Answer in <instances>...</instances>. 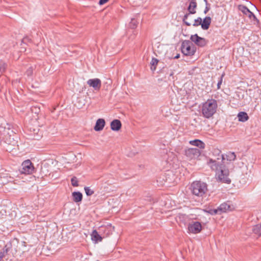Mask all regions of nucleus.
Wrapping results in <instances>:
<instances>
[{"mask_svg": "<svg viewBox=\"0 0 261 261\" xmlns=\"http://www.w3.org/2000/svg\"><path fill=\"white\" fill-rule=\"evenodd\" d=\"M214 153L218 155L217 159H210L207 162L212 170L216 171V175L219 180L222 182L230 184V179L228 177L229 171L225 165L221 163L225 159L223 154H220L221 151L215 149Z\"/></svg>", "mask_w": 261, "mask_h": 261, "instance_id": "nucleus-1", "label": "nucleus"}, {"mask_svg": "<svg viewBox=\"0 0 261 261\" xmlns=\"http://www.w3.org/2000/svg\"><path fill=\"white\" fill-rule=\"evenodd\" d=\"M217 108V101L214 99H208L203 103L201 112L204 117L210 118L216 113Z\"/></svg>", "mask_w": 261, "mask_h": 261, "instance_id": "nucleus-2", "label": "nucleus"}, {"mask_svg": "<svg viewBox=\"0 0 261 261\" xmlns=\"http://www.w3.org/2000/svg\"><path fill=\"white\" fill-rule=\"evenodd\" d=\"M190 189L192 194L198 197H202L207 190L206 184L200 181H194Z\"/></svg>", "mask_w": 261, "mask_h": 261, "instance_id": "nucleus-3", "label": "nucleus"}, {"mask_svg": "<svg viewBox=\"0 0 261 261\" xmlns=\"http://www.w3.org/2000/svg\"><path fill=\"white\" fill-rule=\"evenodd\" d=\"M182 53L185 56H191L196 52V47L193 44L191 40H184L181 46Z\"/></svg>", "mask_w": 261, "mask_h": 261, "instance_id": "nucleus-4", "label": "nucleus"}, {"mask_svg": "<svg viewBox=\"0 0 261 261\" xmlns=\"http://www.w3.org/2000/svg\"><path fill=\"white\" fill-rule=\"evenodd\" d=\"M19 170L21 174H31L34 172L35 168L31 161L27 160L22 162Z\"/></svg>", "mask_w": 261, "mask_h": 261, "instance_id": "nucleus-5", "label": "nucleus"}, {"mask_svg": "<svg viewBox=\"0 0 261 261\" xmlns=\"http://www.w3.org/2000/svg\"><path fill=\"white\" fill-rule=\"evenodd\" d=\"M30 135L32 137L34 140H38L42 137V132L37 126H34L32 124H30L27 126Z\"/></svg>", "mask_w": 261, "mask_h": 261, "instance_id": "nucleus-6", "label": "nucleus"}, {"mask_svg": "<svg viewBox=\"0 0 261 261\" xmlns=\"http://www.w3.org/2000/svg\"><path fill=\"white\" fill-rule=\"evenodd\" d=\"M200 154L201 151L198 148H191L185 150V155L188 160L197 159Z\"/></svg>", "mask_w": 261, "mask_h": 261, "instance_id": "nucleus-7", "label": "nucleus"}, {"mask_svg": "<svg viewBox=\"0 0 261 261\" xmlns=\"http://www.w3.org/2000/svg\"><path fill=\"white\" fill-rule=\"evenodd\" d=\"M197 7V3L196 2V0H191L190 5L188 8V10L189 11V13H187L185 15L183 18V21L185 23V24L187 26H190L191 23L186 21V19L188 18V16L190 14H194L196 13L195 8Z\"/></svg>", "mask_w": 261, "mask_h": 261, "instance_id": "nucleus-8", "label": "nucleus"}, {"mask_svg": "<svg viewBox=\"0 0 261 261\" xmlns=\"http://www.w3.org/2000/svg\"><path fill=\"white\" fill-rule=\"evenodd\" d=\"M188 229L189 232L197 234L201 232L202 229V226L199 222L193 221L189 223Z\"/></svg>", "mask_w": 261, "mask_h": 261, "instance_id": "nucleus-9", "label": "nucleus"}, {"mask_svg": "<svg viewBox=\"0 0 261 261\" xmlns=\"http://www.w3.org/2000/svg\"><path fill=\"white\" fill-rule=\"evenodd\" d=\"M190 40L192 42H194L196 45L200 47L205 46L208 42V41L205 38L198 36L197 34L191 35Z\"/></svg>", "mask_w": 261, "mask_h": 261, "instance_id": "nucleus-10", "label": "nucleus"}, {"mask_svg": "<svg viewBox=\"0 0 261 261\" xmlns=\"http://www.w3.org/2000/svg\"><path fill=\"white\" fill-rule=\"evenodd\" d=\"M238 9L244 15L248 16L250 19L253 18V20L255 21L258 24L259 23V20L256 18L254 14L250 11V10L245 6L240 5L238 6Z\"/></svg>", "mask_w": 261, "mask_h": 261, "instance_id": "nucleus-11", "label": "nucleus"}, {"mask_svg": "<svg viewBox=\"0 0 261 261\" xmlns=\"http://www.w3.org/2000/svg\"><path fill=\"white\" fill-rule=\"evenodd\" d=\"M87 83L90 87H92L95 91H99L101 88V82L99 79L95 78L90 79L88 80Z\"/></svg>", "mask_w": 261, "mask_h": 261, "instance_id": "nucleus-12", "label": "nucleus"}, {"mask_svg": "<svg viewBox=\"0 0 261 261\" xmlns=\"http://www.w3.org/2000/svg\"><path fill=\"white\" fill-rule=\"evenodd\" d=\"M106 124L103 119L99 118L96 121L94 129L95 131L98 132L102 130Z\"/></svg>", "mask_w": 261, "mask_h": 261, "instance_id": "nucleus-13", "label": "nucleus"}, {"mask_svg": "<svg viewBox=\"0 0 261 261\" xmlns=\"http://www.w3.org/2000/svg\"><path fill=\"white\" fill-rule=\"evenodd\" d=\"M122 124L118 119H114L111 122V128L114 131H118L120 129Z\"/></svg>", "mask_w": 261, "mask_h": 261, "instance_id": "nucleus-14", "label": "nucleus"}, {"mask_svg": "<svg viewBox=\"0 0 261 261\" xmlns=\"http://www.w3.org/2000/svg\"><path fill=\"white\" fill-rule=\"evenodd\" d=\"M211 18L209 16L205 17L203 20H202L201 24V28L204 30H207L208 29L210 24L211 23Z\"/></svg>", "mask_w": 261, "mask_h": 261, "instance_id": "nucleus-15", "label": "nucleus"}, {"mask_svg": "<svg viewBox=\"0 0 261 261\" xmlns=\"http://www.w3.org/2000/svg\"><path fill=\"white\" fill-rule=\"evenodd\" d=\"M12 248L11 244H7L3 248V250L0 252V259H2L8 254V252Z\"/></svg>", "mask_w": 261, "mask_h": 261, "instance_id": "nucleus-16", "label": "nucleus"}, {"mask_svg": "<svg viewBox=\"0 0 261 261\" xmlns=\"http://www.w3.org/2000/svg\"><path fill=\"white\" fill-rule=\"evenodd\" d=\"M189 143L191 145L198 147L200 149H204L205 148V144L198 139L190 141Z\"/></svg>", "mask_w": 261, "mask_h": 261, "instance_id": "nucleus-17", "label": "nucleus"}, {"mask_svg": "<svg viewBox=\"0 0 261 261\" xmlns=\"http://www.w3.org/2000/svg\"><path fill=\"white\" fill-rule=\"evenodd\" d=\"M91 239L95 242H100L102 240V237L96 230H94L91 234Z\"/></svg>", "mask_w": 261, "mask_h": 261, "instance_id": "nucleus-18", "label": "nucleus"}, {"mask_svg": "<svg viewBox=\"0 0 261 261\" xmlns=\"http://www.w3.org/2000/svg\"><path fill=\"white\" fill-rule=\"evenodd\" d=\"M73 200L75 202H79L82 200L83 195L80 192H74L72 193Z\"/></svg>", "mask_w": 261, "mask_h": 261, "instance_id": "nucleus-19", "label": "nucleus"}, {"mask_svg": "<svg viewBox=\"0 0 261 261\" xmlns=\"http://www.w3.org/2000/svg\"><path fill=\"white\" fill-rule=\"evenodd\" d=\"M99 232H103L106 234V236H108L112 233L111 226H101L99 228Z\"/></svg>", "mask_w": 261, "mask_h": 261, "instance_id": "nucleus-20", "label": "nucleus"}, {"mask_svg": "<svg viewBox=\"0 0 261 261\" xmlns=\"http://www.w3.org/2000/svg\"><path fill=\"white\" fill-rule=\"evenodd\" d=\"M238 117L239 121L245 122L249 119L247 114L244 112H241L238 114Z\"/></svg>", "mask_w": 261, "mask_h": 261, "instance_id": "nucleus-21", "label": "nucleus"}, {"mask_svg": "<svg viewBox=\"0 0 261 261\" xmlns=\"http://www.w3.org/2000/svg\"><path fill=\"white\" fill-rule=\"evenodd\" d=\"M230 208V205L226 203H223L221 204L218 207V211L220 215L223 213L226 212L227 210Z\"/></svg>", "mask_w": 261, "mask_h": 261, "instance_id": "nucleus-22", "label": "nucleus"}, {"mask_svg": "<svg viewBox=\"0 0 261 261\" xmlns=\"http://www.w3.org/2000/svg\"><path fill=\"white\" fill-rule=\"evenodd\" d=\"M48 165L47 164H44L43 166H41V174L43 176H47L49 173V170L47 169Z\"/></svg>", "mask_w": 261, "mask_h": 261, "instance_id": "nucleus-23", "label": "nucleus"}, {"mask_svg": "<svg viewBox=\"0 0 261 261\" xmlns=\"http://www.w3.org/2000/svg\"><path fill=\"white\" fill-rule=\"evenodd\" d=\"M252 231L259 236H261V224H257L253 227Z\"/></svg>", "mask_w": 261, "mask_h": 261, "instance_id": "nucleus-24", "label": "nucleus"}, {"mask_svg": "<svg viewBox=\"0 0 261 261\" xmlns=\"http://www.w3.org/2000/svg\"><path fill=\"white\" fill-rule=\"evenodd\" d=\"M159 62V60L156 58H153L150 62L151 70L154 71L156 69V66Z\"/></svg>", "mask_w": 261, "mask_h": 261, "instance_id": "nucleus-25", "label": "nucleus"}, {"mask_svg": "<svg viewBox=\"0 0 261 261\" xmlns=\"http://www.w3.org/2000/svg\"><path fill=\"white\" fill-rule=\"evenodd\" d=\"M227 160L231 161H234L236 159V156L234 152H229L226 155Z\"/></svg>", "mask_w": 261, "mask_h": 261, "instance_id": "nucleus-26", "label": "nucleus"}, {"mask_svg": "<svg viewBox=\"0 0 261 261\" xmlns=\"http://www.w3.org/2000/svg\"><path fill=\"white\" fill-rule=\"evenodd\" d=\"M138 22L135 18H132L129 24V27L132 29H135L138 25Z\"/></svg>", "mask_w": 261, "mask_h": 261, "instance_id": "nucleus-27", "label": "nucleus"}, {"mask_svg": "<svg viewBox=\"0 0 261 261\" xmlns=\"http://www.w3.org/2000/svg\"><path fill=\"white\" fill-rule=\"evenodd\" d=\"M85 193L87 196H91L94 193V191L90 189L89 187H85L84 188Z\"/></svg>", "mask_w": 261, "mask_h": 261, "instance_id": "nucleus-28", "label": "nucleus"}, {"mask_svg": "<svg viewBox=\"0 0 261 261\" xmlns=\"http://www.w3.org/2000/svg\"><path fill=\"white\" fill-rule=\"evenodd\" d=\"M7 67V64L2 60H0V72H4Z\"/></svg>", "mask_w": 261, "mask_h": 261, "instance_id": "nucleus-29", "label": "nucleus"}, {"mask_svg": "<svg viewBox=\"0 0 261 261\" xmlns=\"http://www.w3.org/2000/svg\"><path fill=\"white\" fill-rule=\"evenodd\" d=\"M71 185L73 187H78V180L75 176H73L71 179Z\"/></svg>", "mask_w": 261, "mask_h": 261, "instance_id": "nucleus-30", "label": "nucleus"}, {"mask_svg": "<svg viewBox=\"0 0 261 261\" xmlns=\"http://www.w3.org/2000/svg\"><path fill=\"white\" fill-rule=\"evenodd\" d=\"M201 22H202L201 18L198 17L195 20L194 23H193V25L194 27H197L199 25H201Z\"/></svg>", "mask_w": 261, "mask_h": 261, "instance_id": "nucleus-31", "label": "nucleus"}, {"mask_svg": "<svg viewBox=\"0 0 261 261\" xmlns=\"http://www.w3.org/2000/svg\"><path fill=\"white\" fill-rule=\"evenodd\" d=\"M207 212L212 215L216 214H220L218 208L216 209H210L207 211Z\"/></svg>", "mask_w": 261, "mask_h": 261, "instance_id": "nucleus-32", "label": "nucleus"}, {"mask_svg": "<svg viewBox=\"0 0 261 261\" xmlns=\"http://www.w3.org/2000/svg\"><path fill=\"white\" fill-rule=\"evenodd\" d=\"M33 73V68L32 67H31L27 69V70L26 71V72H25L26 74L28 76L32 75Z\"/></svg>", "mask_w": 261, "mask_h": 261, "instance_id": "nucleus-33", "label": "nucleus"}, {"mask_svg": "<svg viewBox=\"0 0 261 261\" xmlns=\"http://www.w3.org/2000/svg\"><path fill=\"white\" fill-rule=\"evenodd\" d=\"M224 76V73H223L221 75L220 80L219 81V82H218V83L217 84V89H218L220 88V86H221V85L222 84L223 77Z\"/></svg>", "mask_w": 261, "mask_h": 261, "instance_id": "nucleus-34", "label": "nucleus"}, {"mask_svg": "<svg viewBox=\"0 0 261 261\" xmlns=\"http://www.w3.org/2000/svg\"><path fill=\"white\" fill-rule=\"evenodd\" d=\"M109 0H99L98 4L100 5H102L108 2Z\"/></svg>", "mask_w": 261, "mask_h": 261, "instance_id": "nucleus-35", "label": "nucleus"}, {"mask_svg": "<svg viewBox=\"0 0 261 261\" xmlns=\"http://www.w3.org/2000/svg\"><path fill=\"white\" fill-rule=\"evenodd\" d=\"M186 217V215L185 214H179V219H185Z\"/></svg>", "mask_w": 261, "mask_h": 261, "instance_id": "nucleus-36", "label": "nucleus"}, {"mask_svg": "<svg viewBox=\"0 0 261 261\" xmlns=\"http://www.w3.org/2000/svg\"><path fill=\"white\" fill-rule=\"evenodd\" d=\"M208 10H209V8L207 7H206L205 8V9L204 11V13L205 14H206L208 12Z\"/></svg>", "mask_w": 261, "mask_h": 261, "instance_id": "nucleus-37", "label": "nucleus"}, {"mask_svg": "<svg viewBox=\"0 0 261 261\" xmlns=\"http://www.w3.org/2000/svg\"><path fill=\"white\" fill-rule=\"evenodd\" d=\"M180 57V55L179 54H177L175 57L174 59H178Z\"/></svg>", "mask_w": 261, "mask_h": 261, "instance_id": "nucleus-38", "label": "nucleus"}, {"mask_svg": "<svg viewBox=\"0 0 261 261\" xmlns=\"http://www.w3.org/2000/svg\"><path fill=\"white\" fill-rule=\"evenodd\" d=\"M173 75V72H171V73L170 74V76H172Z\"/></svg>", "mask_w": 261, "mask_h": 261, "instance_id": "nucleus-39", "label": "nucleus"}, {"mask_svg": "<svg viewBox=\"0 0 261 261\" xmlns=\"http://www.w3.org/2000/svg\"><path fill=\"white\" fill-rule=\"evenodd\" d=\"M1 260H2V259H0V261H1Z\"/></svg>", "mask_w": 261, "mask_h": 261, "instance_id": "nucleus-40", "label": "nucleus"}]
</instances>
